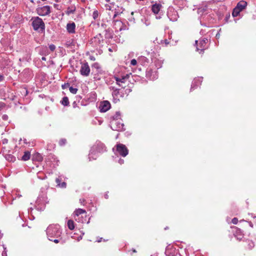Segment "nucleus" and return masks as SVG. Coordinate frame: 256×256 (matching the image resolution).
<instances>
[{
    "instance_id": "nucleus-7",
    "label": "nucleus",
    "mask_w": 256,
    "mask_h": 256,
    "mask_svg": "<svg viewBox=\"0 0 256 256\" xmlns=\"http://www.w3.org/2000/svg\"><path fill=\"white\" fill-rule=\"evenodd\" d=\"M36 11L38 15L44 16L48 14L50 12V6H45L38 8Z\"/></svg>"
},
{
    "instance_id": "nucleus-12",
    "label": "nucleus",
    "mask_w": 256,
    "mask_h": 256,
    "mask_svg": "<svg viewBox=\"0 0 256 256\" xmlns=\"http://www.w3.org/2000/svg\"><path fill=\"white\" fill-rule=\"evenodd\" d=\"M174 252V249L171 250L170 246H168L166 248L165 253L168 256H175Z\"/></svg>"
},
{
    "instance_id": "nucleus-36",
    "label": "nucleus",
    "mask_w": 256,
    "mask_h": 256,
    "mask_svg": "<svg viewBox=\"0 0 256 256\" xmlns=\"http://www.w3.org/2000/svg\"><path fill=\"white\" fill-rule=\"evenodd\" d=\"M118 93V90H116L113 92V95L116 96Z\"/></svg>"
},
{
    "instance_id": "nucleus-41",
    "label": "nucleus",
    "mask_w": 256,
    "mask_h": 256,
    "mask_svg": "<svg viewBox=\"0 0 256 256\" xmlns=\"http://www.w3.org/2000/svg\"><path fill=\"white\" fill-rule=\"evenodd\" d=\"M24 143H25V144H26V143H27L26 139H24Z\"/></svg>"
},
{
    "instance_id": "nucleus-32",
    "label": "nucleus",
    "mask_w": 256,
    "mask_h": 256,
    "mask_svg": "<svg viewBox=\"0 0 256 256\" xmlns=\"http://www.w3.org/2000/svg\"><path fill=\"white\" fill-rule=\"evenodd\" d=\"M6 106V104L2 102H0V110H1L4 106Z\"/></svg>"
},
{
    "instance_id": "nucleus-38",
    "label": "nucleus",
    "mask_w": 256,
    "mask_h": 256,
    "mask_svg": "<svg viewBox=\"0 0 256 256\" xmlns=\"http://www.w3.org/2000/svg\"><path fill=\"white\" fill-rule=\"evenodd\" d=\"M4 77L2 75L0 74V82L4 80Z\"/></svg>"
},
{
    "instance_id": "nucleus-47",
    "label": "nucleus",
    "mask_w": 256,
    "mask_h": 256,
    "mask_svg": "<svg viewBox=\"0 0 256 256\" xmlns=\"http://www.w3.org/2000/svg\"><path fill=\"white\" fill-rule=\"evenodd\" d=\"M106 1L107 2H109L110 0H106Z\"/></svg>"
},
{
    "instance_id": "nucleus-10",
    "label": "nucleus",
    "mask_w": 256,
    "mask_h": 256,
    "mask_svg": "<svg viewBox=\"0 0 256 256\" xmlns=\"http://www.w3.org/2000/svg\"><path fill=\"white\" fill-rule=\"evenodd\" d=\"M206 40H202L200 42V48H199L198 46L196 47V50L197 51L200 50V54L202 52H204V50L206 48Z\"/></svg>"
},
{
    "instance_id": "nucleus-1",
    "label": "nucleus",
    "mask_w": 256,
    "mask_h": 256,
    "mask_svg": "<svg viewBox=\"0 0 256 256\" xmlns=\"http://www.w3.org/2000/svg\"><path fill=\"white\" fill-rule=\"evenodd\" d=\"M46 234L50 240H52L54 238H58L61 234L58 225H50L46 229Z\"/></svg>"
},
{
    "instance_id": "nucleus-26",
    "label": "nucleus",
    "mask_w": 256,
    "mask_h": 256,
    "mask_svg": "<svg viewBox=\"0 0 256 256\" xmlns=\"http://www.w3.org/2000/svg\"><path fill=\"white\" fill-rule=\"evenodd\" d=\"M130 74H126L122 76V80H127L129 78Z\"/></svg>"
},
{
    "instance_id": "nucleus-42",
    "label": "nucleus",
    "mask_w": 256,
    "mask_h": 256,
    "mask_svg": "<svg viewBox=\"0 0 256 256\" xmlns=\"http://www.w3.org/2000/svg\"><path fill=\"white\" fill-rule=\"evenodd\" d=\"M102 238H100V239H99V240H98V242H100L102 241Z\"/></svg>"
},
{
    "instance_id": "nucleus-45",
    "label": "nucleus",
    "mask_w": 256,
    "mask_h": 256,
    "mask_svg": "<svg viewBox=\"0 0 256 256\" xmlns=\"http://www.w3.org/2000/svg\"><path fill=\"white\" fill-rule=\"evenodd\" d=\"M132 251H133V252H136V250H134H134H132Z\"/></svg>"
},
{
    "instance_id": "nucleus-30",
    "label": "nucleus",
    "mask_w": 256,
    "mask_h": 256,
    "mask_svg": "<svg viewBox=\"0 0 256 256\" xmlns=\"http://www.w3.org/2000/svg\"><path fill=\"white\" fill-rule=\"evenodd\" d=\"M92 66L96 69H98L100 68V66L98 63H94L93 64Z\"/></svg>"
},
{
    "instance_id": "nucleus-8",
    "label": "nucleus",
    "mask_w": 256,
    "mask_h": 256,
    "mask_svg": "<svg viewBox=\"0 0 256 256\" xmlns=\"http://www.w3.org/2000/svg\"><path fill=\"white\" fill-rule=\"evenodd\" d=\"M110 108V103L107 101L105 100L101 102L100 106V110L102 112H106Z\"/></svg>"
},
{
    "instance_id": "nucleus-11",
    "label": "nucleus",
    "mask_w": 256,
    "mask_h": 256,
    "mask_svg": "<svg viewBox=\"0 0 256 256\" xmlns=\"http://www.w3.org/2000/svg\"><path fill=\"white\" fill-rule=\"evenodd\" d=\"M247 6V2L245 1L242 0L238 2L236 7L240 12L245 8Z\"/></svg>"
},
{
    "instance_id": "nucleus-14",
    "label": "nucleus",
    "mask_w": 256,
    "mask_h": 256,
    "mask_svg": "<svg viewBox=\"0 0 256 256\" xmlns=\"http://www.w3.org/2000/svg\"><path fill=\"white\" fill-rule=\"evenodd\" d=\"M116 84L120 86L122 88H124V86H123V84H124L126 80H122V76L121 78L116 77L115 78Z\"/></svg>"
},
{
    "instance_id": "nucleus-37",
    "label": "nucleus",
    "mask_w": 256,
    "mask_h": 256,
    "mask_svg": "<svg viewBox=\"0 0 256 256\" xmlns=\"http://www.w3.org/2000/svg\"><path fill=\"white\" fill-rule=\"evenodd\" d=\"M52 241H53L56 244H58L59 242V240L58 239H54V240L52 239Z\"/></svg>"
},
{
    "instance_id": "nucleus-17",
    "label": "nucleus",
    "mask_w": 256,
    "mask_h": 256,
    "mask_svg": "<svg viewBox=\"0 0 256 256\" xmlns=\"http://www.w3.org/2000/svg\"><path fill=\"white\" fill-rule=\"evenodd\" d=\"M86 213V212L85 210L82 209V208H78L76 209L74 213V216H78L80 214H82Z\"/></svg>"
},
{
    "instance_id": "nucleus-43",
    "label": "nucleus",
    "mask_w": 256,
    "mask_h": 256,
    "mask_svg": "<svg viewBox=\"0 0 256 256\" xmlns=\"http://www.w3.org/2000/svg\"><path fill=\"white\" fill-rule=\"evenodd\" d=\"M42 60H46V58H45L44 57H42Z\"/></svg>"
},
{
    "instance_id": "nucleus-19",
    "label": "nucleus",
    "mask_w": 256,
    "mask_h": 256,
    "mask_svg": "<svg viewBox=\"0 0 256 256\" xmlns=\"http://www.w3.org/2000/svg\"><path fill=\"white\" fill-rule=\"evenodd\" d=\"M240 12V11L236 7H235L232 12V16L234 17L237 16Z\"/></svg>"
},
{
    "instance_id": "nucleus-24",
    "label": "nucleus",
    "mask_w": 256,
    "mask_h": 256,
    "mask_svg": "<svg viewBox=\"0 0 256 256\" xmlns=\"http://www.w3.org/2000/svg\"><path fill=\"white\" fill-rule=\"evenodd\" d=\"M66 142V140L65 138H62L60 140L59 144L60 146H64Z\"/></svg>"
},
{
    "instance_id": "nucleus-33",
    "label": "nucleus",
    "mask_w": 256,
    "mask_h": 256,
    "mask_svg": "<svg viewBox=\"0 0 256 256\" xmlns=\"http://www.w3.org/2000/svg\"><path fill=\"white\" fill-rule=\"evenodd\" d=\"M163 42H164L165 45L167 46L169 44V42L167 40H160V44H163Z\"/></svg>"
},
{
    "instance_id": "nucleus-6",
    "label": "nucleus",
    "mask_w": 256,
    "mask_h": 256,
    "mask_svg": "<svg viewBox=\"0 0 256 256\" xmlns=\"http://www.w3.org/2000/svg\"><path fill=\"white\" fill-rule=\"evenodd\" d=\"M124 124L120 120H112L111 122V128L114 130L121 131L124 130Z\"/></svg>"
},
{
    "instance_id": "nucleus-29",
    "label": "nucleus",
    "mask_w": 256,
    "mask_h": 256,
    "mask_svg": "<svg viewBox=\"0 0 256 256\" xmlns=\"http://www.w3.org/2000/svg\"><path fill=\"white\" fill-rule=\"evenodd\" d=\"M60 182H61V179L60 178H58L56 179V182L57 184V186H58V185L60 184L61 183Z\"/></svg>"
},
{
    "instance_id": "nucleus-31",
    "label": "nucleus",
    "mask_w": 256,
    "mask_h": 256,
    "mask_svg": "<svg viewBox=\"0 0 256 256\" xmlns=\"http://www.w3.org/2000/svg\"><path fill=\"white\" fill-rule=\"evenodd\" d=\"M49 48H50V49L51 50V51H54L55 48H56V46L54 45V44H50V46H49Z\"/></svg>"
},
{
    "instance_id": "nucleus-22",
    "label": "nucleus",
    "mask_w": 256,
    "mask_h": 256,
    "mask_svg": "<svg viewBox=\"0 0 256 256\" xmlns=\"http://www.w3.org/2000/svg\"><path fill=\"white\" fill-rule=\"evenodd\" d=\"M120 113L119 112H116V114L114 116V120L116 121L120 120Z\"/></svg>"
},
{
    "instance_id": "nucleus-46",
    "label": "nucleus",
    "mask_w": 256,
    "mask_h": 256,
    "mask_svg": "<svg viewBox=\"0 0 256 256\" xmlns=\"http://www.w3.org/2000/svg\"><path fill=\"white\" fill-rule=\"evenodd\" d=\"M108 50H109V51H110V52H112V51L111 48H109V49H108Z\"/></svg>"
},
{
    "instance_id": "nucleus-4",
    "label": "nucleus",
    "mask_w": 256,
    "mask_h": 256,
    "mask_svg": "<svg viewBox=\"0 0 256 256\" xmlns=\"http://www.w3.org/2000/svg\"><path fill=\"white\" fill-rule=\"evenodd\" d=\"M90 68L88 62L82 64L80 72L82 76H88L90 74Z\"/></svg>"
},
{
    "instance_id": "nucleus-35",
    "label": "nucleus",
    "mask_w": 256,
    "mask_h": 256,
    "mask_svg": "<svg viewBox=\"0 0 256 256\" xmlns=\"http://www.w3.org/2000/svg\"><path fill=\"white\" fill-rule=\"evenodd\" d=\"M2 118L4 120H7L8 118V116L6 114H4V116H2Z\"/></svg>"
},
{
    "instance_id": "nucleus-9",
    "label": "nucleus",
    "mask_w": 256,
    "mask_h": 256,
    "mask_svg": "<svg viewBox=\"0 0 256 256\" xmlns=\"http://www.w3.org/2000/svg\"><path fill=\"white\" fill-rule=\"evenodd\" d=\"M76 24L74 22L68 23L66 25V30L70 34H74L75 32Z\"/></svg>"
},
{
    "instance_id": "nucleus-2",
    "label": "nucleus",
    "mask_w": 256,
    "mask_h": 256,
    "mask_svg": "<svg viewBox=\"0 0 256 256\" xmlns=\"http://www.w3.org/2000/svg\"><path fill=\"white\" fill-rule=\"evenodd\" d=\"M106 150V148L104 144L100 142H96V144L92 146L89 154V159H91V155L94 154L96 152H102Z\"/></svg>"
},
{
    "instance_id": "nucleus-44",
    "label": "nucleus",
    "mask_w": 256,
    "mask_h": 256,
    "mask_svg": "<svg viewBox=\"0 0 256 256\" xmlns=\"http://www.w3.org/2000/svg\"><path fill=\"white\" fill-rule=\"evenodd\" d=\"M198 40H196L195 43H196V44H198Z\"/></svg>"
},
{
    "instance_id": "nucleus-28",
    "label": "nucleus",
    "mask_w": 256,
    "mask_h": 256,
    "mask_svg": "<svg viewBox=\"0 0 256 256\" xmlns=\"http://www.w3.org/2000/svg\"><path fill=\"white\" fill-rule=\"evenodd\" d=\"M137 64V62L136 60L135 59H132V60H131L130 61V64L132 66H136Z\"/></svg>"
},
{
    "instance_id": "nucleus-34",
    "label": "nucleus",
    "mask_w": 256,
    "mask_h": 256,
    "mask_svg": "<svg viewBox=\"0 0 256 256\" xmlns=\"http://www.w3.org/2000/svg\"><path fill=\"white\" fill-rule=\"evenodd\" d=\"M68 86H69L68 84H64V85L62 86V89H64Z\"/></svg>"
},
{
    "instance_id": "nucleus-21",
    "label": "nucleus",
    "mask_w": 256,
    "mask_h": 256,
    "mask_svg": "<svg viewBox=\"0 0 256 256\" xmlns=\"http://www.w3.org/2000/svg\"><path fill=\"white\" fill-rule=\"evenodd\" d=\"M98 15L99 12H98V11L97 10H95L93 12L92 16L94 20H96L98 18Z\"/></svg>"
},
{
    "instance_id": "nucleus-20",
    "label": "nucleus",
    "mask_w": 256,
    "mask_h": 256,
    "mask_svg": "<svg viewBox=\"0 0 256 256\" xmlns=\"http://www.w3.org/2000/svg\"><path fill=\"white\" fill-rule=\"evenodd\" d=\"M62 104L64 106H67L69 104L68 99L67 97H64L62 100Z\"/></svg>"
},
{
    "instance_id": "nucleus-25",
    "label": "nucleus",
    "mask_w": 256,
    "mask_h": 256,
    "mask_svg": "<svg viewBox=\"0 0 256 256\" xmlns=\"http://www.w3.org/2000/svg\"><path fill=\"white\" fill-rule=\"evenodd\" d=\"M66 184L65 182H62L60 184V185H58V187L62 188H66Z\"/></svg>"
},
{
    "instance_id": "nucleus-39",
    "label": "nucleus",
    "mask_w": 256,
    "mask_h": 256,
    "mask_svg": "<svg viewBox=\"0 0 256 256\" xmlns=\"http://www.w3.org/2000/svg\"><path fill=\"white\" fill-rule=\"evenodd\" d=\"M124 160H122V159H120V160H119V163H120V164H124Z\"/></svg>"
},
{
    "instance_id": "nucleus-27",
    "label": "nucleus",
    "mask_w": 256,
    "mask_h": 256,
    "mask_svg": "<svg viewBox=\"0 0 256 256\" xmlns=\"http://www.w3.org/2000/svg\"><path fill=\"white\" fill-rule=\"evenodd\" d=\"M232 222L234 224H237L238 222V219L236 218H234L232 219Z\"/></svg>"
},
{
    "instance_id": "nucleus-18",
    "label": "nucleus",
    "mask_w": 256,
    "mask_h": 256,
    "mask_svg": "<svg viewBox=\"0 0 256 256\" xmlns=\"http://www.w3.org/2000/svg\"><path fill=\"white\" fill-rule=\"evenodd\" d=\"M68 226L70 230H72L74 228V222L72 220H68Z\"/></svg>"
},
{
    "instance_id": "nucleus-5",
    "label": "nucleus",
    "mask_w": 256,
    "mask_h": 256,
    "mask_svg": "<svg viewBox=\"0 0 256 256\" xmlns=\"http://www.w3.org/2000/svg\"><path fill=\"white\" fill-rule=\"evenodd\" d=\"M116 150L122 156H126L128 155V150L125 145L119 144L116 145Z\"/></svg>"
},
{
    "instance_id": "nucleus-40",
    "label": "nucleus",
    "mask_w": 256,
    "mask_h": 256,
    "mask_svg": "<svg viewBox=\"0 0 256 256\" xmlns=\"http://www.w3.org/2000/svg\"><path fill=\"white\" fill-rule=\"evenodd\" d=\"M80 203L82 204V202H84V199H80Z\"/></svg>"
},
{
    "instance_id": "nucleus-16",
    "label": "nucleus",
    "mask_w": 256,
    "mask_h": 256,
    "mask_svg": "<svg viewBox=\"0 0 256 256\" xmlns=\"http://www.w3.org/2000/svg\"><path fill=\"white\" fill-rule=\"evenodd\" d=\"M76 10V8L74 6L68 8L66 11V14L67 15H70L71 14H74Z\"/></svg>"
},
{
    "instance_id": "nucleus-13",
    "label": "nucleus",
    "mask_w": 256,
    "mask_h": 256,
    "mask_svg": "<svg viewBox=\"0 0 256 256\" xmlns=\"http://www.w3.org/2000/svg\"><path fill=\"white\" fill-rule=\"evenodd\" d=\"M162 6L160 4H154L152 6V10L154 14H157L158 13Z\"/></svg>"
},
{
    "instance_id": "nucleus-23",
    "label": "nucleus",
    "mask_w": 256,
    "mask_h": 256,
    "mask_svg": "<svg viewBox=\"0 0 256 256\" xmlns=\"http://www.w3.org/2000/svg\"><path fill=\"white\" fill-rule=\"evenodd\" d=\"M69 90L70 92L73 94H76L78 92V89L76 88H74L72 86H70L69 88Z\"/></svg>"
},
{
    "instance_id": "nucleus-15",
    "label": "nucleus",
    "mask_w": 256,
    "mask_h": 256,
    "mask_svg": "<svg viewBox=\"0 0 256 256\" xmlns=\"http://www.w3.org/2000/svg\"><path fill=\"white\" fill-rule=\"evenodd\" d=\"M30 153L28 151H26L24 152V154L22 156V160L24 161H26L28 160L30 158Z\"/></svg>"
},
{
    "instance_id": "nucleus-3",
    "label": "nucleus",
    "mask_w": 256,
    "mask_h": 256,
    "mask_svg": "<svg viewBox=\"0 0 256 256\" xmlns=\"http://www.w3.org/2000/svg\"><path fill=\"white\" fill-rule=\"evenodd\" d=\"M32 25L34 30L40 29L43 30L44 29V24L42 20L38 17L32 18Z\"/></svg>"
}]
</instances>
